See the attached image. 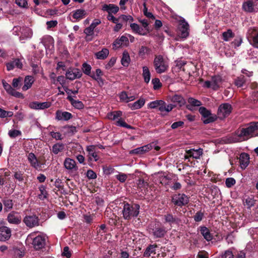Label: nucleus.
<instances>
[{"label":"nucleus","mask_w":258,"mask_h":258,"mask_svg":"<svg viewBox=\"0 0 258 258\" xmlns=\"http://www.w3.org/2000/svg\"><path fill=\"white\" fill-rule=\"evenodd\" d=\"M123 209L122 213L124 219L130 220L132 218H136L140 212V206L139 204L131 202H123L122 203Z\"/></svg>","instance_id":"1"},{"label":"nucleus","mask_w":258,"mask_h":258,"mask_svg":"<svg viewBox=\"0 0 258 258\" xmlns=\"http://www.w3.org/2000/svg\"><path fill=\"white\" fill-rule=\"evenodd\" d=\"M258 130V122H251L246 127L238 130L235 134L240 141H246L249 138L257 136L255 132Z\"/></svg>","instance_id":"2"},{"label":"nucleus","mask_w":258,"mask_h":258,"mask_svg":"<svg viewBox=\"0 0 258 258\" xmlns=\"http://www.w3.org/2000/svg\"><path fill=\"white\" fill-rule=\"evenodd\" d=\"M150 232L157 238H162L166 233L165 227L159 222H152L149 225Z\"/></svg>","instance_id":"3"},{"label":"nucleus","mask_w":258,"mask_h":258,"mask_svg":"<svg viewBox=\"0 0 258 258\" xmlns=\"http://www.w3.org/2000/svg\"><path fill=\"white\" fill-rule=\"evenodd\" d=\"M189 198L184 194L178 193L171 197V202L173 204L174 208H182L186 206L189 201Z\"/></svg>","instance_id":"4"},{"label":"nucleus","mask_w":258,"mask_h":258,"mask_svg":"<svg viewBox=\"0 0 258 258\" xmlns=\"http://www.w3.org/2000/svg\"><path fill=\"white\" fill-rule=\"evenodd\" d=\"M178 36L182 39L186 38L189 34V26L184 18L180 20L177 26Z\"/></svg>","instance_id":"5"},{"label":"nucleus","mask_w":258,"mask_h":258,"mask_svg":"<svg viewBox=\"0 0 258 258\" xmlns=\"http://www.w3.org/2000/svg\"><path fill=\"white\" fill-rule=\"evenodd\" d=\"M153 63L156 72L158 74L166 72L168 68V66L164 60L163 56L161 55L155 56Z\"/></svg>","instance_id":"6"},{"label":"nucleus","mask_w":258,"mask_h":258,"mask_svg":"<svg viewBox=\"0 0 258 258\" xmlns=\"http://www.w3.org/2000/svg\"><path fill=\"white\" fill-rule=\"evenodd\" d=\"M200 113L202 117L206 119L203 120L204 124H208L213 122L217 119V116L216 114H212L210 110L207 109L205 107H200L199 109Z\"/></svg>","instance_id":"7"},{"label":"nucleus","mask_w":258,"mask_h":258,"mask_svg":"<svg viewBox=\"0 0 258 258\" xmlns=\"http://www.w3.org/2000/svg\"><path fill=\"white\" fill-rule=\"evenodd\" d=\"M232 107L228 103H224L220 105L218 107L217 114L221 119L228 116L231 113Z\"/></svg>","instance_id":"8"},{"label":"nucleus","mask_w":258,"mask_h":258,"mask_svg":"<svg viewBox=\"0 0 258 258\" xmlns=\"http://www.w3.org/2000/svg\"><path fill=\"white\" fill-rule=\"evenodd\" d=\"M243 10L247 13L258 11V0H244L242 4Z\"/></svg>","instance_id":"9"},{"label":"nucleus","mask_w":258,"mask_h":258,"mask_svg":"<svg viewBox=\"0 0 258 258\" xmlns=\"http://www.w3.org/2000/svg\"><path fill=\"white\" fill-rule=\"evenodd\" d=\"M247 37L250 44L254 47L258 48V29L250 28L247 33Z\"/></svg>","instance_id":"10"},{"label":"nucleus","mask_w":258,"mask_h":258,"mask_svg":"<svg viewBox=\"0 0 258 258\" xmlns=\"http://www.w3.org/2000/svg\"><path fill=\"white\" fill-rule=\"evenodd\" d=\"M39 217L34 214L26 216L23 219V222L26 226L30 228L38 226L39 225Z\"/></svg>","instance_id":"11"},{"label":"nucleus","mask_w":258,"mask_h":258,"mask_svg":"<svg viewBox=\"0 0 258 258\" xmlns=\"http://www.w3.org/2000/svg\"><path fill=\"white\" fill-rule=\"evenodd\" d=\"M175 248L174 246H167L160 248L158 255L160 254V258H172L174 256Z\"/></svg>","instance_id":"12"},{"label":"nucleus","mask_w":258,"mask_h":258,"mask_svg":"<svg viewBox=\"0 0 258 258\" xmlns=\"http://www.w3.org/2000/svg\"><path fill=\"white\" fill-rule=\"evenodd\" d=\"M82 76L81 71L78 68H70L66 73V77L70 80L80 78Z\"/></svg>","instance_id":"13"},{"label":"nucleus","mask_w":258,"mask_h":258,"mask_svg":"<svg viewBox=\"0 0 258 258\" xmlns=\"http://www.w3.org/2000/svg\"><path fill=\"white\" fill-rule=\"evenodd\" d=\"M153 148V144H148L146 145L136 148L130 151L129 154L131 155H142L149 152Z\"/></svg>","instance_id":"14"},{"label":"nucleus","mask_w":258,"mask_h":258,"mask_svg":"<svg viewBox=\"0 0 258 258\" xmlns=\"http://www.w3.org/2000/svg\"><path fill=\"white\" fill-rule=\"evenodd\" d=\"M7 220L10 224L18 225L21 222V216L19 212L13 211L8 214Z\"/></svg>","instance_id":"15"},{"label":"nucleus","mask_w":258,"mask_h":258,"mask_svg":"<svg viewBox=\"0 0 258 258\" xmlns=\"http://www.w3.org/2000/svg\"><path fill=\"white\" fill-rule=\"evenodd\" d=\"M63 165L66 169L69 172H77L78 167L76 165V161L70 158H67L63 162Z\"/></svg>","instance_id":"16"},{"label":"nucleus","mask_w":258,"mask_h":258,"mask_svg":"<svg viewBox=\"0 0 258 258\" xmlns=\"http://www.w3.org/2000/svg\"><path fill=\"white\" fill-rule=\"evenodd\" d=\"M46 239L44 237L38 235L33 239L32 244L35 250H39L43 248L45 245Z\"/></svg>","instance_id":"17"},{"label":"nucleus","mask_w":258,"mask_h":258,"mask_svg":"<svg viewBox=\"0 0 258 258\" xmlns=\"http://www.w3.org/2000/svg\"><path fill=\"white\" fill-rule=\"evenodd\" d=\"M73 115L71 113L67 111H62L60 110H57L55 112V119L57 120H65L67 121L72 118Z\"/></svg>","instance_id":"18"},{"label":"nucleus","mask_w":258,"mask_h":258,"mask_svg":"<svg viewBox=\"0 0 258 258\" xmlns=\"http://www.w3.org/2000/svg\"><path fill=\"white\" fill-rule=\"evenodd\" d=\"M11 236V230L7 226L0 227V241L8 240Z\"/></svg>","instance_id":"19"},{"label":"nucleus","mask_w":258,"mask_h":258,"mask_svg":"<svg viewBox=\"0 0 258 258\" xmlns=\"http://www.w3.org/2000/svg\"><path fill=\"white\" fill-rule=\"evenodd\" d=\"M51 103L48 102H39L37 101L32 102L30 103L29 107L33 109H44L49 108Z\"/></svg>","instance_id":"20"},{"label":"nucleus","mask_w":258,"mask_h":258,"mask_svg":"<svg viewBox=\"0 0 258 258\" xmlns=\"http://www.w3.org/2000/svg\"><path fill=\"white\" fill-rule=\"evenodd\" d=\"M96 145H90L87 147L86 151L88 152L89 158L90 160H94L97 161L99 157L96 152Z\"/></svg>","instance_id":"21"},{"label":"nucleus","mask_w":258,"mask_h":258,"mask_svg":"<svg viewBox=\"0 0 258 258\" xmlns=\"http://www.w3.org/2000/svg\"><path fill=\"white\" fill-rule=\"evenodd\" d=\"M187 102L188 104L186 105V107L190 111H193L195 107H199L202 104L201 101L192 97H189Z\"/></svg>","instance_id":"22"},{"label":"nucleus","mask_w":258,"mask_h":258,"mask_svg":"<svg viewBox=\"0 0 258 258\" xmlns=\"http://www.w3.org/2000/svg\"><path fill=\"white\" fill-rule=\"evenodd\" d=\"M249 163V156L247 153H242L239 157V164L241 169H244Z\"/></svg>","instance_id":"23"},{"label":"nucleus","mask_w":258,"mask_h":258,"mask_svg":"<svg viewBox=\"0 0 258 258\" xmlns=\"http://www.w3.org/2000/svg\"><path fill=\"white\" fill-rule=\"evenodd\" d=\"M28 160L31 166L36 169H38L41 167L40 163L38 162L36 156L33 153H30L28 155Z\"/></svg>","instance_id":"24"},{"label":"nucleus","mask_w":258,"mask_h":258,"mask_svg":"<svg viewBox=\"0 0 258 258\" xmlns=\"http://www.w3.org/2000/svg\"><path fill=\"white\" fill-rule=\"evenodd\" d=\"M76 98V96H72L71 95H69L67 99L69 100L72 106H73L75 108L78 109H83L84 107V105L83 102L79 100H75L74 98Z\"/></svg>","instance_id":"25"},{"label":"nucleus","mask_w":258,"mask_h":258,"mask_svg":"<svg viewBox=\"0 0 258 258\" xmlns=\"http://www.w3.org/2000/svg\"><path fill=\"white\" fill-rule=\"evenodd\" d=\"M200 233L207 241H210L213 239V235L210 230L206 226H200Z\"/></svg>","instance_id":"26"},{"label":"nucleus","mask_w":258,"mask_h":258,"mask_svg":"<svg viewBox=\"0 0 258 258\" xmlns=\"http://www.w3.org/2000/svg\"><path fill=\"white\" fill-rule=\"evenodd\" d=\"M7 70L10 71L13 70L15 67L19 69H22L23 64L19 58H16L12 61L8 62L6 64Z\"/></svg>","instance_id":"27"},{"label":"nucleus","mask_w":258,"mask_h":258,"mask_svg":"<svg viewBox=\"0 0 258 258\" xmlns=\"http://www.w3.org/2000/svg\"><path fill=\"white\" fill-rule=\"evenodd\" d=\"M128 38L124 35L119 38L116 39L113 43V45L116 48L120 47L122 45L127 46L128 44Z\"/></svg>","instance_id":"28"},{"label":"nucleus","mask_w":258,"mask_h":258,"mask_svg":"<svg viewBox=\"0 0 258 258\" xmlns=\"http://www.w3.org/2000/svg\"><path fill=\"white\" fill-rule=\"evenodd\" d=\"M102 10L104 11H106L109 14V13L116 14L119 11V7L114 4H104L102 6Z\"/></svg>","instance_id":"29"},{"label":"nucleus","mask_w":258,"mask_h":258,"mask_svg":"<svg viewBox=\"0 0 258 258\" xmlns=\"http://www.w3.org/2000/svg\"><path fill=\"white\" fill-rule=\"evenodd\" d=\"M145 103V100L143 98H140L138 100L133 103H130L128 106L132 110H136L141 108Z\"/></svg>","instance_id":"30"},{"label":"nucleus","mask_w":258,"mask_h":258,"mask_svg":"<svg viewBox=\"0 0 258 258\" xmlns=\"http://www.w3.org/2000/svg\"><path fill=\"white\" fill-rule=\"evenodd\" d=\"M171 101L172 102L176 103L179 107L183 106L186 103L185 100L181 95H180L175 94L172 97Z\"/></svg>","instance_id":"31"},{"label":"nucleus","mask_w":258,"mask_h":258,"mask_svg":"<svg viewBox=\"0 0 258 258\" xmlns=\"http://www.w3.org/2000/svg\"><path fill=\"white\" fill-rule=\"evenodd\" d=\"M165 222L169 223L170 225L173 224H178L179 219L176 216H174L172 214H167L164 215Z\"/></svg>","instance_id":"32"},{"label":"nucleus","mask_w":258,"mask_h":258,"mask_svg":"<svg viewBox=\"0 0 258 258\" xmlns=\"http://www.w3.org/2000/svg\"><path fill=\"white\" fill-rule=\"evenodd\" d=\"M186 153L188 155L189 157H192L193 158L198 159L202 155L203 149L201 148H199L198 150L190 149L186 151Z\"/></svg>","instance_id":"33"},{"label":"nucleus","mask_w":258,"mask_h":258,"mask_svg":"<svg viewBox=\"0 0 258 258\" xmlns=\"http://www.w3.org/2000/svg\"><path fill=\"white\" fill-rule=\"evenodd\" d=\"M73 18L80 20L87 16V13L83 9H78L73 12Z\"/></svg>","instance_id":"34"},{"label":"nucleus","mask_w":258,"mask_h":258,"mask_svg":"<svg viewBox=\"0 0 258 258\" xmlns=\"http://www.w3.org/2000/svg\"><path fill=\"white\" fill-rule=\"evenodd\" d=\"M256 200L254 199L252 196L251 197L246 196L243 199V204L247 209H250L251 207L254 206Z\"/></svg>","instance_id":"35"},{"label":"nucleus","mask_w":258,"mask_h":258,"mask_svg":"<svg viewBox=\"0 0 258 258\" xmlns=\"http://www.w3.org/2000/svg\"><path fill=\"white\" fill-rule=\"evenodd\" d=\"M34 82L33 78L31 76H27L25 77L24 80V85L22 87V90L24 91L30 88Z\"/></svg>","instance_id":"36"},{"label":"nucleus","mask_w":258,"mask_h":258,"mask_svg":"<svg viewBox=\"0 0 258 258\" xmlns=\"http://www.w3.org/2000/svg\"><path fill=\"white\" fill-rule=\"evenodd\" d=\"M64 149V145L62 143H57L54 144L50 150L53 154L56 155L59 152H62Z\"/></svg>","instance_id":"37"},{"label":"nucleus","mask_w":258,"mask_h":258,"mask_svg":"<svg viewBox=\"0 0 258 258\" xmlns=\"http://www.w3.org/2000/svg\"><path fill=\"white\" fill-rule=\"evenodd\" d=\"M212 88L215 90H218L222 82V78L220 76H215L212 78Z\"/></svg>","instance_id":"38"},{"label":"nucleus","mask_w":258,"mask_h":258,"mask_svg":"<svg viewBox=\"0 0 258 258\" xmlns=\"http://www.w3.org/2000/svg\"><path fill=\"white\" fill-rule=\"evenodd\" d=\"M10 171L6 169H0V185L3 186L6 182V177L10 175Z\"/></svg>","instance_id":"39"},{"label":"nucleus","mask_w":258,"mask_h":258,"mask_svg":"<svg viewBox=\"0 0 258 258\" xmlns=\"http://www.w3.org/2000/svg\"><path fill=\"white\" fill-rule=\"evenodd\" d=\"M164 101L162 100H157L155 101H153L149 103L148 105V108L151 109H155L158 108L159 110V108L161 107L162 105H164Z\"/></svg>","instance_id":"40"},{"label":"nucleus","mask_w":258,"mask_h":258,"mask_svg":"<svg viewBox=\"0 0 258 258\" xmlns=\"http://www.w3.org/2000/svg\"><path fill=\"white\" fill-rule=\"evenodd\" d=\"M158 248L157 245H149L146 249L144 252L143 256L150 257L154 251H155L156 248Z\"/></svg>","instance_id":"41"},{"label":"nucleus","mask_w":258,"mask_h":258,"mask_svg":"<svg viewBox=\"0 0 258 258\" xmlns=\"http://www.w3.org/2000/svg\"><path fill=\"white\" fill-rule=\"evenodd\" d=\"M138 188L141 190L144 189H147L149 184L147 181H145L143 177H140L136 181Z\"/></svg>","instance_id":"42"},{"label":"nucleus","mask_w":258,"mask_h":258,"mask_svg":"<svg viewBox=\"0 0 258 258\" xmlns=\"http://www.w3.org/2000/svg\"><path fill=\"white\" fill-rule=\"evenodd\" d=\"M109 54V50L107 48H103L101 51H99L95 53V56L97 59H104Z\"/></svg>","instance_id":"43"},{"label":"nucleus","mask_w":258,"mask_h":258,"mask_svg":"<svg viewBox=\"0 0 258 258\" xmlns=\"http://www.w3.org/2000/svg\"><path fill=\"white\" fill-rule=\"evenodd\" d=\"M131 61V58L128 53L124 51L122 53V56L121 59V63L124 67H128Z\"/></svg>","instance_id":"44"},{"label":"nucleus","mask_w":258,"mask_h":258,"mask_svg":"<svg viewBox=\"0 0 258 258\" xmlns=\"http://www.w3.org/2000/svg\"><path fill=\"white\" fill-rule=\"evenodd\" d=\"M3 203L4 206L5 212H8L13 208V202L12 200L9 199H5L3 201Z\"/></svg>","instance_id":"45"},{"label":"nucleus","mask_w":258,"mask_h":258,"mask_svg":"<svg viewBox=\"0 0 258 258\" xmlns=\"http://www.w3.org/2000/svg\"><path fill=\"white\" fill-rule=\"evenodd\" d=\"M41 42L46 47L49 44H53L54 43V39L50 35H45L42 37Z\"/></svg>","instance_id":"46"},{"label":"nucleus","mask_w":258,"mask_h":258,"mask_svg":"<svg viewBox=\"0 0 258 258\" xmlns=\"http://www.w3.org/2000/svg\"><path fill=\"white\" fill-rule=\"evenodd\" d=\"M143 77L145 82L148 83L150 80L151 74L148 68L146 66L143 67Z\"/></svg>","instance_id":"47"},{"label":"nucleus","mask_w":258,"mask_h":258,"mask_svg":"<svg viewBox=\"0 0 258 258\" xmlns=\"http://www.w3.org/2000/svg\"><path fill=\"white\" fill-rule=\"evenodd\" d=\"M234 37V34L231 29H228L227 31L222 33V38L225 41H228L230 39Z\"/></svg>","instance_id":"48"},{"label":"nucleus","mask_w":258,"mask_h":258,"mask_svg":"<svg viewBox=\"0 0 258 258\" xmlns=\"http://www.w3.org/2000/svg\"><path fill=\"white\" fill-rule=\"evenodd\" d=\"M91 69L92 68L91 66L88 64L87 62H84L82 64V71L86 75H88L90 77L93 75V74L91 73Z\"/></svg>","instance_id":"49"},{"label":"nucleus","mask_w":258,"mask_h":258,"mask_svg":"<svg viewBox=\"0 0 258 258\" xmlns=\"http://www.w3.org/2000/svg\"><path fill=\"white\" fill-rule=\"evenodd\" d=\"M176 105H172L171 104L167 105L166 102L164 101V105L161 106V107L159 108V111L161 112L166 111L167 112H169L171 111Z\"/></svg>","instance_id":"50"},{"label":"nucleus","mask_w":258,"mask_h":258,"mask_svg":"<svg viewBox=\"0 0 258 258\" xmlns=\"http://www.w3.org/2000/svg\"><path fill=\"white\" fill-rule=\"evenodd\" d=\"M245 83V79L243 75H240L239 77H237L234 81V84L237 87H242Z\"/></svg>","instance_id":"51"},{"label":"nucleus","mask_w":258,"mask_h":258,"mask_svg":"<svg viewBox=\"0 0 258 258\" xmlns=\"http://www.w3.org/2000/svg\"><path fill=\"white\" fill-rule=\"evenodd\" d=\"M130 26L134 31L136 32V33H138L141 35H145L147 34V32L143 33L141 31V30H143V29H141L139 25L136 23H132L131 24Z\"/></svg>","instance_id":"52"},{"label":"nucleus","mask_w":258,"mask_h":258,"mask_svg":"<svg viewBox=\"0 0 258 258\" xmlns=\"http://www.w3.org/2000/svg\"><path fill=\"white\" fill-rule=\"evenodd\" d=\"M122 115L121 111H114L108 114V117L110 119L115 120L116 118L120 117Z\"/></svg>","instance_id":"53"},{"label":"nucleus","mask_w":258,"mask_h":258,"mask_svg":"<svg viewBox=\"0 0 258 258\" xmlns=\"http://www.w3.org/2000/svg\"><path fill=\"white\" fill-rule=\"evenodd\" d=\"M117 126L124 127L128 129H134V127L127 124L121 118L119 119L115 124Z\"/></svg>","instance_id":"54"},{"label":"nucleus","mask_w":258,"mask_h":258,"mask_svg":"<svg viewBox=\"0 0 258 258\" xmlns=\"http://www.w3.org/2000/svg\"><path fill=\"white\" fill-rule=\"evenodd\" d=\"M39 190L40 191V194L38 195L39 198L43 200L44 199H46L47 196V192L46 191L45 187L44 185H41L39 187Z\"/></svg>","instance_id":"55"},{"label":"nucleus","mask_w":258,"mask_h":258,"mask_svg":"<svg viewBox=\"0 0 258 258\" xmlns=\"http://www.w3.org/2000/svg\"><path fill=\"white\" fill-rule=\"evenodd\" d=\"M150 51V48L145 46H142L139 49L138 54L139 56L143 57L146 54H149Z\"/></svg>","instance_id":"56"},{"label":"nucleus","mask_w":258,"mask_h":258,"mask_svg":"<svg viewBox=\"0 0 258 258\" xmlns=\"http://www.w3.org/2000/svg\"><path fill=\"white\" fill-rule=\"evenodd\" d=\"M204 216V212H202V211H198L194 216V220L197 222H200L203 220Z\"/></svg>","instance_id":"57"},{"label":"nucleus","mask_w":258,"mask_h":258,"mask_svg":"<svg viewBox=\"0 0 258 258\" xmlns=\"http://www.w3.org/2000/svg\"><path fill=\"white\" fill-rule=\"evenodd\" d=\"M8 135L11 138H15L21 135V132L17 130H11L9 131Z\"/></svg>","instance_id":"58"},{"label":"nucleus","mask_w":258,"mask_h":258,"mask_svg":"<svg viewBox=\"0 0 258 258\" xmlns=\"http://www.w3.org/2000/svg\"><path fill=\"white\" fill-rule=\"evenodd\" d=\"M152 83L153 84V89L154 90H158L162 87V84L158 78H155L153 79Z\"/></svg>","instance_id":"59"},{"label":"nucleus","mask_w":258,"mask_h":258,"mask_svg":"<svg viewBox=\"0 0 258 258\" xmlns=\"http://www.w3.org/2000/svg\"><path fill=\"white\" fill-rule=\"evenodd\" d=\"M236 183V180L232 177H229L226 179L225 184L228 188H230Z\"/></svg>","instance_id":"60"},{"label":"nucleus","mask_w":258,"mask_h":258,"mask_svg":"<svg viewBox=\"0 0 258 258\" xmlns=\"http://www.w3.org/2000/svg\"><path fill=\"white\" fill-rule=\"evenodd\" d=\"M186 62L184 60H178L176 61V68L178 70V71H180L182 70L183 71H184L185 70L183 67L186 64Z\"/></svg>","instance_id":"61"},{"label":"nucleus","mask_w":258,"mask_h":258,"mask_svg":"<svg viewBox=\"0 0 258 258\" xmlns=\"http://www.w3.org/2000/svg\"><path fill=\"white\" fill-rule=\"evenodd\" d=\"M127 177V175L122 173H119L118 174L115 175V178L121 183L124 182Z\"/></svg>","instance_id":"62"},{"label":"nucleus","mask_w":258,"mask_h":258,"mask_svg":"<svg viewBox=\"0 0 258 258\" xmlns=\"http://www.w3.org/2000/svg\"><path fill=\"white\" fill-rule=\"evenodd\" d=\"M86 176L89 179H94L97 178V174L92 169H89L86 173Z\"/></svg>","instance_id":"63"},{"label":"nucleus","mask_w":258,"mask_h":258,"mask_svg":"<svg viewBox=\"0 0 258 258\" xmlns=\"http://www.w3.org/2000/svg\"><path fill=\"white\" fill-rule=\"evenodd\" d=\"M234 255L230 249L225 250L221 255V258H233Z\"/></svg>","instance_id":"64"}]
</instances>
